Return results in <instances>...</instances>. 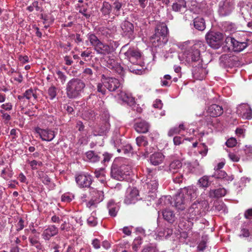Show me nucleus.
I'll list each match as a JSON object with an SVG mask.
<instances>
[{
    "label": "nucleus",
    "instance_id": "nucleus-3",
    "mask_svg": "<svg viewBox=\"0 0 252 252\" xmlns=\"http://www.w3.org/2000/svg\"><path fill=\"white\" fill-rule=\"evenodd\" d=\"M199 47L198 44H194L184 52L179 53L178 58L181 63H202L203 61L200 56Z\"/></svg>",
    "mask_w": 252,
    "mask_h": 252
},
{
    "label": "nucleus",
    "instance_id": "nucleus-61",
    "mask_svg": "<svg viewBox=\"0 0 252 252\" xmlns=\"http://www.w3.org/2000/svg\"><path fill=\"white\" fill-rule=\"evenodd\" d=\"M42 177H41L42 182L45 185H48L51 182V179L46 174L42 172Z\"/></svg>",
    "mask_w": 252,
    "mask_h": 252
},
{
    "label": "nucleus",
    "instance_id": "nucleus-42",
    "mask_svg": "<svg viewBox=\"0 0 252 252\" xmlns=\"http://www.w3.org/2000/svg\"><path fill=\"white\" fill-rule=\"evenodd\" d=\"M224 27L226 31L230 32H234L236 30L235 24L230 22H226L224 24Z\"/></svg>",
    "mask_w": 252,
    "mask_h": 252
},
{
    "label": "nucleus",
    "instance_id": "nucleus-26",
    "mask_svg": "<svg viewBox=\"0 0 252 252\" xmlns=\"http://www.w3.org/2000/svg\"><path fill=\"white\" fill-rule=\"evenodd\" d=\"M95 50L98 53L105 55L108 54L113 51V48L101 42L95 48Z\"/></svg>",
    "mask_w": 252,
    "mask_h": 252
},
{
    "label": "nucleus",
    "instance_id": "nucleus-55",
    "mask_svg": "<svg viewBox=\"0 0 252 252\" xmlns=\"http://www.w3.org/2000/svg\"><path fill=\"white\" fill-rule=\"evenodd\" d=\"M102 156L103 157V159L101 161V162L105 165L106 163H108L110 160L112 156L108 153H104Z\"/></svg>",
    "mask_w": 252,
    "mask_h": 252
},
{
    "label": "nucleus",
    "instance_id": "nucleus-50",
    "mask_svg": "<svg viewBox=\"0 0 252 252\" xmlns=\"http://www.w3.org/2000/svg\"><path fill=\"white\" fill-rule=\"evenodd\" d=\"M74 196L70 193H64L62 196V201L64 202H70L73 198Z\"/></svg>",
    "mask_w": 252,
    "mask_h": 252
},
{
    "label": "nucleus",
    "instance_id": "nucleus-5",
    "mask_svg": "<svg viewBox=\"0 0 252 252\" xmlns=\"http://www.w3.org/2000/svg\"><path fill=\"white\" fill-rule=\"evenodd\" d=\"M85 87L83 81L78 78H73L68 82L66 87V95L69 98H75L81 95Z\"/></svg>",
    "mask_w": 252,
    "mask_h": 252
},
{
    "label": "nucleus",
    "instance_id": "nucleus-28",
    "mask_svg": "<svg viewBox=\"0 0 252 252\" xmlns=\"http://www.w3.org/2000/svg\"><path fill=\"white\" fill-rule=\"evenodd\" d=\"M183 8H187V2L185 0H176L172 5V9L176 12H180Z\"/></svg>",
    "mask_w": 252,
    "mask_h": 252
},
{
    "label": "nucleus",
    "instance_id": "nucleus-48",
    "mask_svg": "<svg viewBox=\"0 0 252 252\" xmlns=\"http://www.w3.org/2000/svg\"><path fill=\"white\" fill-rule=\"evenodd\" d=\"M48 94L51 99L55 98L57 95V88L55 86L50 87L48 90Z\"/></svg>",
    "mask_w": 252,
    "mask_h": 252
},
{
    "label": "nucleus",
    "instance_id": "nucleus-51",
    "mask_svg": "<svg viewBox=\"0 0 252 252\" xmlns=\"http://www.w3.org/2000/svg\"><path fill=\"white\" fill-rule=\"evenodd\" d=\"M42 162L40 161H37L33 160L30 162V165L33 170H35L38 168V167L41 166L42 165Z\"/></svg>",
    "mask_w": 252,
    "mask_h": 252
},
{
    "label": "nucleus",
    "instance_id": "nucleus-38",
    "mask_svg": "<svg viewBox=\"0 0 252 252\" xmlns=\"http://www.w3.org/2000/svg\"><path fill=\"white\" fill-rule=\"evenodd\" d=\"M112 11L111 5L108 2H104L102 7L101 8V11L104 15H109Z\"/></svg>",
    "mask_w": 252,
    "mask_h": 252
},
{
    "label": "nucleus",
    "instance_id": "nucleus-23",
    "mask_svg": "<svg viewBox=\"0 0 252 252\" xmlns=\"http://www.w3.org/2000/svg\"><path fill=\"white\" fill-rule=\"evenodd\" d=\"M117 95L118 98L129 105H133L135 103L134 98L130 94H126L122 90L120 91V92L117 94Z\"/></svg>",
    "mask_w": 252,
    "mask_h": 252
},
{
    "label": "nucleus",
    "instance_id": "nucleus-41",
    "mask_svg": "<svg viewBox=\"0 0 252 252\" xmlns=\"http://www.w3.org/2000/svg\"><path fill=\"white\" fill-rule=\"evenodd\" d=\"M109 124L107 123H106L104 126H101L98 130L97 134H94V135H102L105 134L109 129Z\"/></svg>",
    "mask_w": 252,
    "mask_h": 252
},
{
    "label": "nucleus",
    "instance_id": "nucleus-43",
    "mask_svg": "<svg viewBox=\"0 0 252 252\" xmlns=\"http://www.w3.org/2000/svg\"><path fill=\"white\" fill-rule=\"evenodd\" d=\"M141 252H158V250L155 245L151 244L145 246Z\"/></svg>",
    "mask_w": 252,
    "mask_h": 252
},
{
    "label": "nucleus",
    "instance_id": "nucleus-63",
    "mask_svg": "<svg viewBox=\"0 0 252 252\" xmlns=\"http://www.w3.org/2000/svg\"><path fill=\"white\" fill-rule=\"evenodd\" d=\"M58 78L60 80L62 84H63L66 81V76L60 71L57 72Z\"/></svg>",
    "mask_w": 252,
    "mask_h": 252
},
{
    "label": "nucleus",
    "instance_id": "nucleus-29",
    "mask_svg": "<svg viewBox=\"0 0 252 252\" xmlns=\"http://www.w3.org/2000/svg\"><path fill=\"white\" fill-rule=\"evenodd\" d=\"M92 198L95 199L96 203H99L104 199V193L101 190H98L94 188L90 189Z\"/></svg>",
    "mask_w": 252,
    "mask_h": 252
},
{
    "label": "nucleus",
    "instance_id": "nucleus-10",
    "mask_svg": "<svg viewBox=\"0 0 252 252\" xmlns=\"http://www.w3.org/2000/svg\"><path fill=\"white\" fill-rule=\"evenodd\" d=\"M225 46L229 49H231L234 52H241L247 46L246 42H239L231 36H226L225 39Z\"/></svg>",
    "mask_w": 252,
    "mask_h": 252
},
{
    "label": "nucleus",
    "instance_id": "nucleus-17",
    "mask_svg": "<svg viewBox=\"0 0 252 252\" xmlns=\"http://www.w3.org/2000/svg\"><path fill=\"white\" fill-rule=\"evenodd\" d=\"M126 57L128 59V61L132 63L135 61L142 60L144 63L145 60L144 57L139 50L134 49H129L127 51L124 53Z\"/></svg>",
    "mask_w": 252,
    "mask_h": 252
},
{
    "label": "nucleus",
    "instance_id": "nucleus-58",
    "mask_svg": "<svg viewBox=\"0 0 252 252\" xmlns=\"http://www.w3.org/2000/svg\"><path fill=\"white\" fill-rule=\"evenodd\" d=\"M228 157L234 162H238L240 160V156L232 152L229 153Z\"/></svg>",
    "mask_w": 252,
    "mask_h": 252
},
{
    "label": "nucleus",
    "instance_id": "nucleus-54",
    "mask_svg": "<svg viewBox=\"0 0 252 252\" xmlns=\"http://www.w3.org/2000/svg\"><path fill=\"white\" fill-rule=\"evenodd\" d=\"M108 64L109 65L107 66L108 67L110 68L111 66H112V67L115 68V70L118 73L121 74L123 72V67L120 65V64H114L115 65V66L112 65V64Z\"/></svg>",
    "mask_w": 252,
    "mask_h": 252
},
{
    "label": "nucleus",
    "instance_id": "nucleus-25",
    "mask_svg": "<svg viewBox=\"0 0 252 252\" xmlns=\"http://www.w3.org/2000/svg\"><path fill=\"white\" fill-rule=\"evenodd\" d=\"M194 28L199 31H203L206 28V24L203 18L197 17L193 20Z\"/></svg>",
    "mask_w": 252,
    "mask_h": 252
},
{
    "label": "nucleus",
    "instance_id": "nucleus-27",
    "mask_svg": "<svg viewBox=\"0 0 252 252\" xmlns=\"http://www.w3.org/2000/svg\"><path fill=\"white\" fill-rule=\"evenodd\" d=\"M164 156L160 152L155 153L150 156L151 163L154 165L160 164L164 159Z\"/></svg>",
    "mask_w": 252,
    "mask_h": 252
},
{
    "label": "nucleus",
    "instance_id": "nucleus-18",
    "mask_svg": "<svg viewBox=\"0 0 252 252\" xmlns=\"http://www.w3.org/2000/svg\"><path fill=\"white\" fill-rule=\"evenodd\" d=\"M35 131L43 141H51L55 136L54 131L50 129L37 127L35 129Z\"/></svg>",
    "mask_w": 252,
    "mask_h": 252
},
{
    "label": "nucleus",
    "instance_id": "nucleus-12",
    "mask_svg": "<svg viewBox=\"0 0 252 252\" xmlns=\"http://www.w3.org/2000/svg\"><path fill=\"white\" fill-rule=\"evenodd\" d=\"M234 0H225L222 3H220L219 9V14L221 16L229 15L234 9Z\"/></svg>",
    "mask_w": 252,
    "mask_h": 252
},
{
    "label": "nucleus",
    "instance_id": "nucleus-62",
    "mask_svg": "<svg viewBox=\"0 0 252 252\" xmlns=\"http://www.w3.org/2000/svg\"><path fill=\"white\" fill-rule=\"evenodd\" d=\"M206 247V242L204 240H202L197 246L198 250L203 252Z\"/></svg>",
    "mask_w": 252,
    "mask_h": 252
},
{
    "label": "nucleus",
    "instance_id": "nucleus-13",
    "mask_svg": "<svg viewBox=\"0 0 252 252\" xmlns=\"http://www.w3.org/2000/svg\"><path fill=\"white\" fill-rule=\"evenodd\" d=\"M207 64H197L193 67L192 74L194 79L203 80L208 73Z\"/></svg>",
    "mask_w": 252,
    "mask_h": 252
},
{
    "label": "nucleus",
    "instance_id": "nucleus-7",
    "mask_svg": "<svg viewBox=\"0 0 252 252\" xmlns=\"http://www.w3.org/2000/svg\"><path fill=\"white\" fill-rule=\"evenodd\" d=\"M145 172L146 177L144 182L149 191L154 192L157 190L158 186L156 171L146 168Z\"/></svg>",
    "mask_w": 252,
    "mask_h": 252
},
{
    "label": "nucleus",
    "instance_id": "nucleus-45",
    "mask_svg": "<svg viewBox=\"0 0 252 252\" xmlns=\"http://www.w3.org/2000/svg\"><path fill=\"white\" fill-rule=\"evenodd\" d=\"M172 175V179L174 183L180 184L182 182L183 175L180 172Z\"/></svg>",
    "mask_w": 252,
    "mask_h": 252
},
{
    "label": "nucleus",
    "instance_id": "nucleus-37",
    "mask_svg": "<svg viewBox=\"0 0 252 252\" xmlns=\"http://www.w3.org/2000/svg\"><path fill=\"white\" fill-rule=\"evenodd\" d=\"M112 10H113V14L116 16L120 15V10L122 6V3L118 0H116L111 5Z\"/></svg>",
    "mask_w": 252,
    "mask_h": 252
},
{
    "label": "nucleus",
    "instance_id": "nucleus-1",
    "mask_svg": "<svg viewBox=\"0 0 252 252\" xmlns=\"http://www.w3.org/2000/svg\"><path fill=\"white\" fill-rule=\"evenodd\" d=\"M197 189L194 186H189L181 189L174 198V206L178 210H184L192 200L197 196Z\"/></svg>",
    "mask_w": 252,
    "mask_h": 252
},
{
    "label": "nucleus",
    "instance_id": "nucleus-31",
    "mask_svg": "<svg viewBox=\"0 0 252 252\" xmlns=\"http://www.w3.org/2000/svg\"><path fill=\"white\" fill-rule=\"evenodd\" d=\"M107 208L110 216L116 217L119 209V206L113 200H110L108 202Z\"/></svg>",
    "mask_w": 252,
    "mask_h": 252
},
{
    "label": "nucleus",
    "instance_id": "nucleus-40",
    "mask_svg": "<svg viewBox=\"0 0 252 252\" xmlns=\"http://www.w3.org/2000/svg\"><path fill=\"white\" fill-rule=\"evenodd\" d=\"M24 94L25 98L28 100H30L32 97L33 98L34 100H35L37 99V95L32 89H29L27 90L24 93Z\"/></svg>",
    "mask_w": 252,
    "mask_h": 252
},
{
    "label": "nucleus",
    "instance_id": "nucleus-19",
    "mask_svg": "<svg viewBox=\"0 0 252 252\" xmlns=\"http://www.w3.org/2000/svg\"><path fill=\"white\" fill-rule=\"evenodd\" d=\"M128 68L130 72L138 75L146 73L151 69L145 64H131Z\"/></svg>",
    "mask_w": 252,
    "mask_h": 252
},
{
    "label": "nucleus",
    "instance_id": "nucleus-53",
    "mask_svg": "<svg viewBox=\"0 0 252 252\" xmlns=\"http://www.w3.org/2000/svg\"><path fill=\"white\" fill-rule=\"evenodd\" d=\"M136 143L138 146H140L142 145L146 146L147 144V141L145 140V137L144 136H139L136 139Z\"/></svg>",
    "mask_w": 252,
    "mask_h": 252
},
{
    "label": "nucleus",
    "instance_id": "nucleus-16",
    "mask_svg": "<svg viewBox=\"0 0 252 252\" xmlns=\"http://www.w3.org/2000/svg\"><path fill=\"white\" fill-rule=\"evenodd\" d=\"M139 195L138 190L136 188H128L124 200L125 204H134L137 200Z\"/></svg>",
    "mask_w": 252,
    "mask_h": 252
},
{
    "label": "nucleus",
    "instance_id": "nucleus-6",
    "mask_svg": "<svg viewBox=\"0 0 252 252\" xmlns=\"http://www.w3.org/2000/svg\"><path fill=\"white\" fill-rule=\"evenodd\" d=\"M131 167L126 164H122L120 166L113 164L111 167V177L117 180H123L127 175H129L131 171Z\"/></svg>",
    "mask_w": 252,
    "mask_h": 252
},
{
    "label": "nucleus",
    "instance_id": "nucleus-8",
    "mask_svg": "<svg viewBox=\"0 0 252 252\" xmlns=\"http://www.w3.org/2000/svg\"><path fill=\"white\" fill-rule=\"evenodd\" d=\"M203 201H196L194 202L188 209L187 220L191 223V220H196L200 216L202 212Z\"/></svg>",
    "mask_w": 252,
    "mask_h": 252
},
{
    "label": "nucleus",
    "instance_id": "nucleus-4",
    "mask_svg": "<svg viewBox=\"0 0 252 252\" xmlns=\"http://www.w3.org/2000/svg\"><path fill=\"white\" fill-rule=\"evenodd\" d=\"M225 35L223 32L210 30L205 35V39L207 44L215 49L220 48L221 46H225Z\"/></svg>",
    "mask_w": 252,
    "mask_h": 252
},
{
    "label": "nucleus",
    "instance_id": "nucleus-64",
    "mask_svg": "<svg viewBox=\"0 0 252 252\" xmlns=\"http://www.w3.org/2000/svg\"><path fill=\"white\" fill-rule=\"evenodd\" d=\"M244 216L245 218L247 219H252V209H249L244 214Z\"/></svg>",
    "mask_w": 252,
    "mask_h": 252
},
{
    "label": "nucleus",
    "instance_id": "nucleus-22",
    "mask_svg": "<svg viewBox=\"0 0 252 252\" xmlns=\"http://www.w3.org/2000/svg\"><path fill=\"white\" fill-rule=\"evenodd\" d=\"M149 127V123L144 120L137 122L134 124V128L139 133H146L148 131Z\"/></svg>",
    "mask_w": 252,
    "mask_h": 252
},
{
    "label": "nucleus",
    "instance_id": "nucleus-2",
    "mask_svg": "<svg viewBox=\"0 0 252 252\" xmlns=\"http://www.w3.org/2000/svg\"><path fill=\"white\" fill-rule=\"evenodd\" d=\"M168 30L164 23L158 24L155 30V34L150 37V41L155 47L162 46L168 41Z\"/></svg>",
    "mask_w": 252,
    "mask_h": 252
},
{
    "label": "nucleus",
    "instance_id": "nucleus-15",
    "mask_svg": "<svg viewBox=\"0 0 252 252\" xmlns=\"http://www.w3.org/2000/svg\"><path fill=\"white\" fill-rule=\"evenodd\" d=\"M237 113L244 119H252V110L249 105L241 104L237 107Z\"/></svg>",
    "mask_w": 252,
    "mask_h": 252
},
{
    "label": "nucleus",
    "instance_id": "nucleus-9",
    "mask_svg": "<svg viewBox=\"0 0 252 252\" xmlns=\"http://www.w3.org/2000/svg\"><path fill=\"white\" fill-rule=\"evenodd\" d=\"M101 81L104 86L110 92H116L117 94L122 90V87L118 79L113 77H107L102 75Z\"/></svg>",
    "mask_w": 252,
    "mask_h": 252
},
{
    "label": "nucleus",
    "instance_id": "nucleus-36",
    "mask_svg": "<svg viewBox=\"0 0 252 252\" xmlns=\"http://www.w3.org/2000/svg\"><path fill=\"white\" fill-rule=\"evenodd\" d=\"M198 184L200 187L206 189L210 185L209 177L207 176H203L198 180Z\"/></svg>",
    "mask_w": 252,
    "mask_h": 252
},
{
    "label": "nucleus",
    "instance_id": "nucleus-30",
    "mask_svg": "<svg viewBox=\"0 0 252 252\" xmlns=\"http://www.w3.org/2000/svg\"><path fill=\"white\" fill-rule=\"evenodd\" d=\"M226 193V190L224 188H220L217 189H211L209 193V196L211 198H219L224 196Z\"/></svg>",
    "mask_w": 252,
    "mask_h": 252
},
{
    "label": "nucleus",
    "instance_id": "nucleus-60",
    "mask_svg": "<svg viewBox=\"0 0 252 252\" xmlns=\"http://www.w3.org/2000/svg\"><path fill=\"white\" fill-rule=\"evenodd\" d=\"M94 174L96 177L101 178L104 176V171L102 168H101L98 170H96L94 172Z\"/></svg>",
    "mask_w": 252,
    "mask_h": 252
},
{
    "label": "nucleus",
    "instance_id": "nucleus-49",
    "mask_svg": "<svg viewBox=\"0 0 252 252\" xmlns=\"http://www.w3.org/2000/svg\"><path fill=\"white\" fill-rule=\"evenodd\" d=\"M94 212L92 214L91 216L87 220V222L91 226H94L97 223V219L94 217Z\"/></svg>",
    "mask_w": 252,
    "mask_h": 252
},
{
    "label": "nucleus",
    "instance_id": "nucleus-14",
    "mask_svg": "<svg viewBox=\"0 0 252 252\" xmlns=\"http://www.w3.org/2000/svg\"><path fill=\"white\" fill-rule=\"evenodd\" d=\"M75 180L80 188H90L92 183V177L88 174H80L76 176Z\"/></svg>",
    "mask_w": 252,
    "mask_h": 252
},
{
    "label": "nucleus",
    "instance_id": "nucleus-33",
    "mask_svg": "<svg viewBox=\"0 0 252 252\" xmlns=\"http://www.w3.org/2000/svg\"><path fill=\"white\" fill-rule=\"evenodd\" d=\"M162 216L165 220L169 223H173L175 220V216L170 210L165 209L162 212Z\"/></svg>",
    "mask_w": 252,
    "mask_h": 252
},
{
    "label": "nucleus",
    "instance_id": "nucleus-52",
    "mask_svg": "<svg viewBox=\"0 0 252 252\" xmlns=\"http://www.w3.org/2000/svg\"><path fill=\"white\" fill-rule=\"evenodd\" d=\"M118 152H120L121 151H124V153H128L132 152V147L130 144H126L124 146L122 149H118Z\"/></svg>",
    "mask_w": 252,
    "mask_h": 252
},
{
    "label": "nucleus",
    "instance_id": "nucleus-46",
    "mask_svg": "<svg viewBox=\"0 0 252 252\" xmlns=\"http://www.w3.org/2000/svg\"><path fill=\"white\" fill-rule=\"evenodd\" d=\"M12 175V171L9 168H5L1 171V176L5 179L11 178Z\"/></svg>",
    "mask_w": 252,
    "mask_h": 252
},
{
    "label": "nucleus",
    "instance_id": "nucleus-35",
    "mask_svg": "<svg viewBox=\"0 0 252 252\" xmlns=\"http://www.w3.org/2000/svg\"><path fill=\"white\" fill-rule=\"evenodd\" d=\"M87 38L91 45L94 47V49L101 42L97 37L94 33H89L87 35Z\"/></svg>",
    "mask_w": 252,
    "mask_h": 252
},
{
    "label": "nucleus",
    "instance_id": "nucleus-47",
    "mask_svg": "<svg viewBox=\"0 0 252 252\" xmlns=\"http://www.w3.org/2000/svg\"><path fill=\"white\" fill-rule=\"evenodd\" d=\"M171 77L170 75H165L163 78H161V85L162 86H170L171 83L169 81L171 80Z\"/></svg>",
    "mask_w": 252,
    "mask_h": 252
},
{
    "label": "nucleus",
    "instance_id": "nucleus-21",
    "mask_svg": "<svg viewBox=\"0 0 252 252\" xmlns=\"http://www.w3.org/2000/svg\"><path fill=\"white\" fill-rule=\"evenodd\" d=\"M207 111L211 117H217L222 114L223 110L222 106L216 104H213L208 106Z\"/></svg>",
    "mask_w": 252,
    "mask_h": 252
},
{
    "label": "nucleus",
    "instance_id": "nucleus-56",
    "mask_svg": "<svg viewBox=\"0 0 252 252\" xmlns=\"http://www.w3.org/2000/svg\"><path fill=\"white\" fill-rule=\"evenodd\" d=\"M237 144V141L234 138H230L226 142V145L228 147H233Z\"/></svg>",
    "mask_w": 252,
    "mask_h": 252
},
{
    "label": "nucleus",
    "instance_id": "nucleus-32",
    "mask_svg": "<svg viewBox=\"0 0 252 252\" xmlns=\"http://www.w3.org/2000/svg\"><path fill=\"white\" fill-rule=\"evenodd\" d=\"M212 177L218 179H223L225 181H231L233 180L232 176H228L226 173L223 170H218L215 172Z\"/></svg>",
    "mask_w": 252,
    "mask_h": 252
},
{
    "label": "nucleus",
    "instance_id": "nucleus-11",
    "mask_svg": "<svg viewBox=\"0 0 252 252\" xmlns=\"http://www.w3.org/2000/svg\"><path fill=\"white\" fill-rule=\"evenodd\" d=\"M122 35L123 37L127 38L130 40H133L134 37V26L130 22L125 20L121 25Z\"/></svg>",
    "mask_w": 252,
    "mask_h": 252
},
{
    "label": "nucleus",
    "instance_id": "nucleus-34",
    "mask_svg": "<svg viewBox=\"0 0 252 252\" xmlns=\"http://www.w3.org/2000/svg\"><path fill=\"white\" fill-rule=\"evenodd\" d=\"M87 159L92 162H96L100 160V157L99 154L94 151H89L86 153Z\"/></svg>",
    "mask_w": 252,
    "mask_h": 252
},
{
    "label": "nucleus",
    "instance_id": "nucleus-59",
    "mask_svg": "<svg viewBox=\"0 0 252 252\" xmlns=\"http://www.w3.org/2000/svg\"><path fill=\"white\" fill-rule=\"evenodd\" d=\"M103 84L102 83H98L97 86V90L98 92L101 93L103 95L106 94L105 87H103Z\"/></svg>",
    "mask_w": 252,
    "mask_h": 252
},
{
    "label": "nucleus",
    "instance_id": "nucleus-24",
    "mask_svg": "<svg viewBox=\"0 0 252 252\" xmlns=\"http://www.w3.org/2000/svg\"><path fill=\"white\" fill-rule=\"evenodd\" d=\"M182 163L180 160H175L172 161L169 166V172L171 174L181 172Z\"/></svg>",
    "mask_w": 252,
    "mask_h": 252
},
{
    "label": "nucleus",
    "instance_id": "nucleus-57",
    "mask_svg": "<svg viewBox=\"0 0 252 252\" xmlns=\"http://www.w3.org/2000/svg\"><path fill=\"white\" fill-rule=\"evenodd\" d=\"M180 130H179V128L178 127H174L173 128H171L168 133V135L169 136H172L175 134H178L180 133Z\"/></svg>",
    "mask_w": 252,
    "mask_h": 252
},
{
    "label": "nucleus",
    "instance_id": "nucleus-44",
    "mask_svg": "<svg viewBox=\"0 0 252 252\" xmlns=\"http://www.w3.org/2000/svg\"><path fill=\"white\" fill-rule=\"evenodd\" d=\"M192 167L194 169L193 172L195 173L202 174L203 172V169L201 166L200 165L198 161L195 160L193 162Z\"/></svg>",
    "mask_w": 252,
    "mask_h": 252
},
{
    "label": "nucleus",
    "instance_id": "nucleus-39",
    "mask_svg": "<svg viewBox=\"0 0 252 252\" xmlns=\"http://www.w3.org/2000/svg\"><path fill=\"white\" fill-rule=\"evenodd\" d=\"M143 241L141 237H137L134 240L132 247L134 251L137 252L142 244Z\"/></svg>",
    "mask_w": 252,
    "mask_h": 252
},
{
    "label": "nucleus",
    "instance_id": "nucleus-20",
    "mask_svg": "<svg viewBox=\"0 0 252 252\" xmlns=\"http://www.w3.org/2000/svg\"><path fill=\"white\" fill-rule=\"evenodd\" d=\"M59 229L55 225H50L44 229L42 236L45 240H49L52 237L58 234Z\"/></svg>",
    "mask_w": 252,
    "mask_h": 252
}]
</instances>
